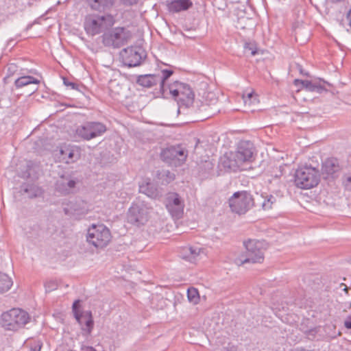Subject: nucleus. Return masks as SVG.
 Segmentation results:
<instances>
[{
	"label": "nucleus",
	"instance_id": "f257e3e1",
	"mask_svg": "<svg viewBox=\"0 0 351 351\" xmlns=\"http://www.w3.org/2000/svg\"><path fill=\"white\" fill-rule=\"evenodd\" d=\"M29 314L21 308H12L1 315L2 327L6 330L17 331L29 322Z\"/></svg>",
	"mask_w": 351,
	"mask_h": 351
},
{
	"label": "nucleus",
	"instance_id": "f03ea898",
	"mask_svg": "<svg viewBox=\"0 0 351 351\" xmlns=\"http://www.w3.org/2000/svg\"><path fill=\"white\" fill-rule=\"evenodd\" d=\"M114 22V16L108 13L89 14L85 18L84 26L88 34L95 36L111 27Z\"/></svg>",
	"mask_w": 351,
	"mask_h": 351
},
{
	"label": "nucleus",
	"instance_id": "7ed1b4c3",
	"mask_svg": "<svg viewBox=\"0 0 351 351\" xmlns=\"http://www.w3.org/2000/svg\"><path fill=\"white\" fill-rule=\"evenodd\" d=\"M294 178L296 186L302 189H309L319 184L320 173L317 168L305 165L295 171Z\"/></svg>",
	"mask_w": 351,
	"mask_h": 351
},
{
	"label": "nucleus",
	"instance_id": "20e7f679",
	"mask_svg": "<svg viewBox=\"0 0 351 351\" xmlns=\"http://www.w3.org/2000/svg\"><path fill=\"white\" fill-rule=\"evenodd\" d=\"M245 251L241 254L236 262L239 265L245 263H261L264 261L263 243L256 240L244 242Z\"/></svg>",
	"mask_w": 351,
	"mask_h": 351
},
{
	"label": "nucleus",
	"instance_id": "39448f33",
	"mask_svg": "<svg viewBox=\"0 0 351 351\" xmlns=\"http://www.w3.org/2000/svg\"><path fill=\"white\" fill-rule=\"evenodd\" d=\"M150 207L141 197L136 198L127 213L128 221L136 226L144 225L149 219Z\"/></svg>",
	"mask_w": 351,
	"mask_h": 351
},
{
	"label": "nucleus",
	"instance_id": "423d86ee",
	"mask_svg": "<svg viewBox=\"0 0 351 351\" xmlns=\"http://www.w3.org/2000/svg\"><path fill=\"white\" fill-rule=\"evenodd\" d=\"M131 38L130 31L123 27L113 28L101 36L104 45L114 49L120 48L126 45Z\"/></svg>",
	"mask_w": 351,
	"mask_h": 351
},
{
	"label": "nucleus",
	"instance_id": "0eeeda50",
	"mask_svg": "<svg viewBox=\"0 0 351 351\" xmlns=\"http://www.w3.org/2000/svg\"><path fill=\"white\" fill-rule=\"evenodd\" d=\"M228 202L232 212L238 215L246 213L255 204L252 195L245 191L234 193Z\"/></svg>",
	"mask_w": 351,
	"mask_h": 351
},
{
	"label": "nucleus",
	"instance_id": "6e6552de",
	"mask_svg": "<svg viewBox=\"0 0 351 351\" xmlns=\"http://www.w3.org/2000/svg\"><path fill=\"white\" fill-rule=\"evenodd\" d=\"M106 126L98 121H88L78 126L75 131V137L79 140L90 141L104 134Z\"/></svg>",
	"mask_w": 351,
	"mask_h": 351
},
{
	"label": "nucleus",
	"instance_id": "1a4fd4ad",
	"mask_svg": "<svg viewBox=\"0 0 351 351\" xmlns=\"http://www.w3.org/2000/svg\"><path fill=\"white\" fill-rule=\"evenodd\" d=\"M188 151L182 145H172L163 149L160 153L161 159L173 167L182 165L186 160Z\"/></svg>",
	"mask_w": 351,
	"mask_h": 351
},
{
	"label": "nucleus",
	"instance_id": "9d476101",
	"mask_svg": "<svg viewBox=\"0 0 351 351\" xmlns=\"http://www.w3.org/2000/svg\"><path fill=\"white\" fill-rule=\"evenodd\" d=\"M110 239V232L103 224L93 225L88 230L87 241L96 247H106Z\"/></svg>",
	"mask_w": 351,
	"mask_h": 351
},
{
	"label": "nucleus",
	"instance_id": "9b49d317",
	"mask_svg": "<svg viewBox=\"0 0 351 351\" xmlns=\"http://www.w3.org/2000/svg\"><path fill=\"white\" fill-rule=\"evenodd\" d=\"M168 91L175 99L186 106L193 101L195 95L189 84L175 82L168 85Z\"/></svg>",
	"mask_w": 351,
	"mask_h": 351
},
{
	"label": "nucleus",
	"instance_id": "f8f14e48",
	"mask_svg": "<svg viewBox=\"0 0 351 351\" xmlns=\"http://www.w3.org/2000/svg\"><path fill=\"white\" fill-rule=\"evenodd\" d=\"M72 311L78 324L82 326L81 329L90 335L94 327V321L90 311H80V300H75L72 306Z\"/></svg>",
	"mask_w": 351,
	"mask_h": 351
},
{
	"label": "nucleus",
	"instance_id": "ddd939ff",
	"mask_svg": "<svg viewBox=\"0 0 351 351\" xmlns=\"http://www.w3.org/2000/svg\"><path fill=\"white\" fill-rule=\"evenodd\" d=\"M120 56L125 65L134 67L141 64L143 60L146 57V53L141 47L135 46L123 49L120 52Z\"/></svg>",
	"mask_w": 351,
	"mask_h": 351
},
{
	"label": "nucleus",
	"instance_id": "4468645a",
	"mask_svg": "<svg viewBox=\"0 0 351 351\" xmlns=\"http://www.w3.org/2000/svg\"><path fill=\"white\" fill-rule=\"evenodd\" d=\"M203 99L204 101L201 102V105L198 106L197 109V112L202 114L199 117L202 120L206 119L219 112V109L217 106L218 98L213 92L206 93Z\"/></svg>",
	"mask_w": 351,
	"mask_h": 351
},
{
	"label": "nucleus",
	"instance_id": "2eb2a0df",
	"mask_svg": "<svg viewBox=\"0 0 351 351\" xmlns=\"http://www.w3.org/2000/svg\"><path fill=\"white\" fill-rule=\"evenodd\" d=\"M254 147L253 143L249 141H242L239 143L234 157L242 165L245 162H252L254 157Z\"/></svg>",
	"mask_w": 351,
	"mask_h": 351
},
{
	"label": "nucleus",
	"instance_id": "dca6fc26",
	"mask_svg": "<svg viewBox=\"0 0 351 351\" xmlns=\"http://www.w3.org/2000/svg\"><path fill=\"white\" fill-rule=\"evenodd\" d=\"M165 205L173 217L178 219L182 217L184 204L178 193H169L166 198Z\"/></svg>",
	"mask_w": 351,
	"mask_h": 351
},
{
	"label": "nucleus",
	"instance_id": "f3484780",
	"mask_svg": "<svg viewBox=\"0 0 351 351\" xmlns=\"http://www.w3.org/2000/svg\"><path fill=\"white\" fill-rule=\"evenodd\" d=\"M60 154L62 160L69 164L77 161L80 157V149L77 146L64 145L61 146Z\"/></svg>",
	"mask_w": 351,
	"mask_h": 351
},
{
	"label": "nucleus",
	"instance_id": "a211bd4d",
	"mask_svg": "<svg viewBox=\"0 0 351 351\" xmlns=\"http://www.w3.org/2000/svg\"><path fill=\"white\" fill-rule=\"evenodd\" d=\"M76 184L77 180L71 176H62L56 182V189L58 192L67 195L74 191Z\"/></svg>",
	"mask_w": 351,
	"mask_h": 351
},
{
	"label": "nucleus",
	"instance_id": "6ab92c4d",
	"mask_svg": "<svg viewBox=\"0 0 351 351\" xmlns=\"http://www.w3.org/2000/svg\"><path fill=\"white\" fill-rule=\"evenodd\" d=\"M340 169L338 160L335 158H330L326 159L322 165V174L325 176V178L332 176L336 172Z\"/></svg>",
	"mask_w": 351,
	"mask_h": 351
},
{
	"label": "nucleus",
	"instance_id": "aec40b11",
	"mask_svg": "<svg viewBox=\"0 0 351 351\" xmlns=\"http://www.w3.org/2000/svg\"><path fill=\"white\" fill-rule=\"evenodd\" d=\"M86 2L93 10L108 12L112 8L114 0H86Z\"/></svg>",
	"mask_w": 351,
	"mask_h": 351
},
{
	"label": "nucleus",
	"instance_id": "412c9836",
	"mask_svg": "<svg viewBox=\"0 0 351 351\" xmlns=\"http://www.w3.org/2000/svg\"><path fill=\"white\" fill-rule=\"evenodd\" d=\"M167 5L169 12L177 13L189 10L193 6V2L191 0H172Z\"/></svg>",
	"mask_w": 351,
	"mask_h": 351
},
{
	"label": "nucleus",
	"instance_id": "4be33fe9",
	"mask_svg": "<svg viewBox=\"0 0 351 351\" xmlns=\"http://www.w3.org/2000/svg\"><path fill=\"white\" fill-rule=\"evenodd\" d=\"M234 153L230 152L229 154H226L221 158V163L225 169H228L235 171L237 169L240 168L241 165L234 157Z\"/></svg>",
	"mask_w": 351,
	"mask_h": 351
},
{
	"label": "nucleus",
	"instance_id": "5701e85b",
	"mask_svg": "<svg viewBox=\"0 0 351 351\" xmlns=\"http://www.w3.org/2000/svg\"><path fill=\"white\" fill-rule=\"evenodd\" d=\"M173 71L170 69H163L160 73H157L156 76L158 79V84L160 93L165 95L168 92V85L166 84V81L172 75Z\"/></svg>",
	"mask_w": 351,
	"mask_h": 351
},
{
	"label": "nucleus",
	"instance_id": "b1692460",
	"mask_svg": "<svg viewBox=\"0 0 351 351\" xmlns=\"http://www.w3.org/2000/svg\"><path fill=\"white\" fill-rule=\"evenodd\" d=\"M201 249L191 246H186L182 247L180 252V256L190 262H194L196 258L199 255Z\"/></svg>",
	"mask_w": 351,
	"mask_h": 351
},
{
	"label": "nucleus",
	"instance_id": "393cba45",
	"mask_svg": "<svg viewBox=\"0 0 351 351\" xmlns=\"http://www.w3.org/2000/svg\"><path fill=\"white\" fill-rule=\"evenodd\" d=\"M136 82L143 87L152 88L158 84L156 74H147L138 77Z\"/></svg>",
	"mask_w": 351,
	"mask_h": 351
},
{
	"label": "nucleus",
	"instance_id": "a878e982",
	"mask_svg": "<svg viewBox=\"0 0 351 351\" xmlns=\"http://www.w3.org/2000/svg\"><path fill=\"white\" fill-rule=\"evenodd\" d=\"M21 190L24 193L27 195L29 198L40 197L43 193L42 189L35 184H23L21 186Z\"/></svg>",
	"mask_w": 351,
	"mask_h": 351
},
{
	"label": "nucleus",
	"instance_id": "bb28decb",
	"mask_svg": "<svg viewBox=\"0 0 351 351\" xmlns=\"http://www.w3.org/2000/svg\"><path fill=\"white\" fill-rule=\"evenodd\" d=\"M39 84L40 80L31 75H25L18 77L14 82V85L17 88H20L29 84L38 85Z\"/></svg>",
	"mask_w": 351,
	"mask_h": 351
},
{
	"label": "nucleus",
	"instance_id": "cd10ccee",
	"mask_svg": "<svg viewBox=\"0 0 351 351\" xmlns=\"http://www.w3.org/2000/svg\"><path fill=\"white\" fill-rule=\"evenodd\" d=\"M139 191L151 198H156L158 196V192L156 188L150 182L140 185Z\"/></svg>",
	"mask_w": 351,
	"mask_h": 351
},
{
	"label": "nucleus",
	"instance_id": "c85d7f7f",
	"mask_svg": "<svg viewBox=\"0 0 351 351\" xmlns=\"http://www.w3.org/2000/svg\"><path fill=\"white\" fill-rule=\"evenodd\" d=\"M259 199L260 205L265 210L272 208L273 205L276 202V197L272 195H261Z\"/></svg>",
	"mask_w": 351,
	"mask_h": 351
},
{
	"label": "nucleus",
	"instance_id": "c756f323",
	"mask_svg": "<svg viewBox=\"0 0 351 351\" xmlns=\"http://www.w3.org/2000/svg\"><path fill=\"white\" fill-rule=\"evenodd\" d=\"M13 285L10 277L4 273L0 272V293L7 292Z\"/></svg>",
	"mask_w": 351,
	"mask_h": 351
},
{
	"label": "nucleus",
	"instance_id": "7c9ffc66",
	"mask_svg": "<svg viewBox=\"0 0 351 351\" xmlns=\"http://www.w3.org/2000/svg\"><path fill=\"white\" fill-rule=\"evenodd\" d=\"M187 296L189 302H192L194 304L198 303L199 296L197 289L194 287L189 288L187 290Z\"/></svg>",
	"mask_w": 351,
	"mask_h": 351
},
{
	"label": "nucleus",
	"instance_id": "2f4dec72",
	"mask_svg": "<svg viewBox=\"0 0 351 351\" xmlns=\"http://www.w3.org/2000/svg\"><path fill=\"white\" fill-rule=\"evenodd\" d=\"M308 90L316 92L317 93H322L323 92L326 91V89L319 82H311Z\"/></svg>",
	"mask_w": 351,
	"mask_h": 351
},
{
	"label": "nucleus",
	"instance_id": "473e14b6",
	"mask_svg": "<svg viewBox=\"0 0 351 351\" xmlns=\"http://www.w3.org/2000/svg\"><path fill=\"white\" fill-rule=\"evenodd\" d=\"M319 330L320 326H316L311 328L309 330H304V334L308 339L313 340Z\"/></svg>",
	"mask_w": 351,
	"mask_h": 351
},
{
	"label": "nucleus",
	"instance_id": "72a5a7b5",
	"mask_svg": "<svg viewBox=\"0 0 351 351\" xmlns=\"http://www.w3.org/2000/svg\"><path fill=\"white\" fill-rule=\"evenodd\" d=\"M28 344L31 351H40L43 346L41 341L38 339H33L30 341Z\"/></svg>",
	"mask_w": 351,
	"mask_h": 351
},
{
	"label": "nucleus",
	"instance_id": "f704fd0d",
	"mask_svg": "<svg viewBox=\"0 0 351 351\" xmlns=\"http://www.w3.org/2000/svg\"><path fill=\"white\" fill-rule=\"evenodd\" d=\"M244 49L245 53H250L251 56H255L257 53L256 45L251 43H245Z\"/></svg>",
	"mask_w": 351,
	"mask_h": 351
},
{
	"label": "nucleus",
	"instance_id": "c9c22d12",
	"mask_svg": "<svg viewBox=\"0 0 351 351\" xmlns=\"http://www.w3.org/2000/svg\"><path fill=\"white\" fill-rule=\"evenodd\" d=\"M243 99L245 105L250 106L257 100L253 93H250L247 96L243 95Z\"/></svg>",
	"mask_w": 351,
	"mask_h": 351
},
{
	"label": "nucleus",
	"instance_id": "e433bc0d",
	"mask_svg": "<svg viewBox=\"0 0 351 351\" xmlns=\"http://www.w3.org/2000/svg\"><path fill=\"white\" fill-rule=\"evenodd\" d=\"M45 287L47 291H51L56 289L57 284L55 281L50 280V281L45 282Z\"/></svg>",
	"mask_w": 351,
	"mask_h": 351
},
{
	"label": "nucleus",
	"instance_id": "4c0bfd02",
	"mask_svg": "<svg viewBox=\"0 0 351 351\" xmlns=\"http://www.w3.org/2000/svg\"><path fill=\"white\" fill-rule=\"evenodd\" d=\"M312 81H309V80H295V85H298V84H301L302 85V86L306 89V90H308V87L311 84Z\"/></svg>",
	"mask_w": 351,
	"mask_h": 351
},
{
	"label": "nucleus",
	"instance_id": "58836bf2",
	"mask_svg": "<svg viewBox=\"0 0 351 351\" xmlns=\"http://www.w3.org/2000/svg\"><path fill=\"white\" fill-rule=\"evenodd\" d=\"M167 176V180H166V182L168 183L172 180H174L175 178V175L172 173H171L169 171H162V176Z\"/></svg>",
	"mask_w": 351,
	"mask_h": 351
},
{
	"label": "nucleus",
	"instance_id": "ea45409f",
	"mask_svg": "<svg viewBox=\"0 0 351 351\" xmlns=\"http://www.w3.org/2000/svg\"><path fill=\"white\" fill-rule=\"evenodd\" d=\"M64 84L70 87L73 90H77L78 88L77 84L74 82H69L66 78H64Z\"/></svg>",
	"mask_w": 351,
	"mask_h": 351
},
{
	"label": "nucleus",
	"instance_id": "a19ab883",
	"mask_svg": "<svg viewBox=\"0 0 351 351\" xmlns=\"http://www.w3.org/2000/svg\"><path fill=\"white\" fill-rule=\"evenodd\" d=\"M343 184L345 185V187L349 190L351 191V176H346L344 178Z\"/></svg>",
	"mask_w": 351,
	"mask_h": 351
},
{
	"label": "nucleus",
	"instance_id": "79ce46f5",
	"mask_svg": "<svg viewBox=\"0 0 351 351\" xmlns=\"http://www.w3.org/2000/svg\"><path fill=\"white\" fill-rule=\"evenodd\" d=\"M344 326L348 329H351V315L347 317L344 322Z\"/></svg>",
	"mask_w": 351,
	"mask_h": 351
},
{
	"label": "nucleus",
	"instance_id": "37998d69",
	"mask_svg": "<svg viewBox=\"0 0 351 351\" xmlns=\"http://www.w3.org/2000/svg\"><path fill=\"white\" fill-rule=\"evenodd\" d=\"M123 4L126 5H132L135 4L138 0H120Z\"/></svg>",
	"mask_w": 351,
	"mask_h": 351
},
{
	"label": "nucleus",
	"instance_id": "c03bdc74",
	"mask_svg": "<svg viewBox=\"0 0 351 351\" xmlns=\"http://www.w3.org/2000/svg\"><path fill=\"white\" fill-rule=\"evenodd\" d=\"M81 351H97V350L92 346H82L81 348Z\"/></svg>",
	"mask_w": 351,
	"mask_h": 351
},
{
	"label": "nucleus",
	"instance_id": "a18cd8bd",
	"mask_svg": "<svg viewBox=\"0 0 351 351\" xmlns=\"http://www.w3.org/2000/svg\"><path fill=\"white\" fill-rule=\"evenodd\" d=\"M276 170L277 172L275 174L272 175V176L275 178H280L282 174V171L280 170V167L276 168Z\"/></svg>",
	"mask_w": 351,
	"mask_h": 351
},
{
	"label": "nucleus",
	"instance_id": "49530a36",
	"mask_svg": "<svg viewBox=\"0 0 351 351\" xmlns=\"http://www.w3.org/2000/svg\"><path fill=\"white\" fill-rule=\"evenodd\" d=\"M310 328H308L304 324H302L300 330L304 333V330H309Z\"/></svg>",
	"mask_w": 351,
	"mask_h": 351
},
{
	"label": "nucleus",
	"instance_id": "de8ad7c7",
	"mask_svg": "<svg viewBox=\"0 0 351 351\" xmlns=\"http://www.w3.org/2000/svg\"><path fill=\"white\" fill-rule=\"evenodd\" d=\"M226 351H237V348L234 346H231L228 348Z\"/></svg>",
	"mask_w": 351,
	"mask_h": 351
},
{
	"label": "nucleus",
	"instance_id": "09e8293b",
	"mask_svg": "<svg viewBox=\"0 0 351 351\" xmlns=\"http://www.w3.org/2000/svg\"><path fill=\"white\" fill-rule=\"evenodd\" d=\"M341 286H344L343 291L348 293L349 288L344 284H341Z\"/></svg>",
	"mask_w": 351,
	"mask_h": 351
},
{
	"label": "nucleus",
	"instance_id": "8fccbe9b",
	"mask_svg": "<svg viewBox=\"0 0 351 351\" xmlns=\"http://www.w3.org/2000/svg\"><path fill=\"white\" fill-rule=\"evenodd\" d=\"M38 89V87H34L33 88L31 89V92L32 93H34L36 90H37Z\"/></svg>",
	"mask_w": 351,
	"mask_h": 351
},
{
	"label": "nucleus",
	"instance_id": "3c124183",
	"mask_svg": "<svg viewBox=\"0 0 351 351\" xmlns=\"http://www.w3.org/2000/svg\"><path fill=\"white\" fill-rule=\"evenodd\" d=\"M349 308H351V302H350V307H349Z\"/></svg>",
	"mask_w": 351,
	"mask_h": 351
}]
</instances>
